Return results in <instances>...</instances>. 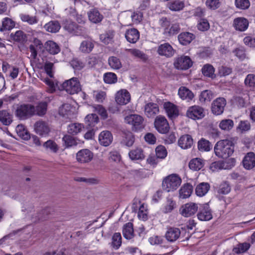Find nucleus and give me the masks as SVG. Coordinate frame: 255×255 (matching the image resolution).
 <instances>
[{"label":"nucleus","instance_id":"obj_23","mask_svg":"<svg viewBox=\"0 0 255 255\" xmlns=\"http://www.w3.org/2000/svg\"><path fill=\"white\" fill-rule=\"evenodd\" d=\"M127 40L131 43H135L139 38V32L135 28L128 29L125 33Z\"/></svg>","mask_w":255,"mask_h":255},{"label":"nucleus","instance_id":"obj_24","mask_svg":"<svg viewBox=\"0 0 255 255\" xmlns=\"http://www.w3.org/2000/svg\"><path fill=\"white\" fill-rule=\"evenodd\" d=\"M178 145L183 149H187L191 147L193 143V140L191 136L189 134L182 135L178 139Z\"/></svg>","mask_w":255,"mask_h":255},{"label":"nucleus","instance_id":"obj_36","mask_svg":"<svg viewBox=\"0 0 255 255\" xmlns=\"http://www.w3.org/2000/svg\"><path fill=\"white\" fill-rule=\"evenodd\" d=\"M47 109V104L46 102H41L35 107L34 106V115L40 117L43 116L46 113Z\"/></svg>","mask_w":255,"mask_h":255},{"label":"nucleus","instance_id":"obj_37","mask_svg":"<svg viewBox=\"0 0 255 255\" xmlns=\"http://www.w3.org/2000/svg\"><path fill=\"white\" fill-rule=\"evenodd\" d=\"M126 51H128L135 58H138L142 61L145 62L148 59L147 56L143 52L139 49L135 48L127 49Z\"/></svg>","mask_w":255,"mask_h":255},{"label":"nucleus","instance_id":"obj_30","mask_svg":"<svg viewBox=\"0 0 255 255\" xmlns=\"http://www.w3.org/2000/svg\"><path fill=\"white\" fill-rule=\"evenodd\" d=\"M44 46L46 50L51 54L55 55L60 51L59 46L52 40L47 41Z\"/></svg>","mask_w":255,"mask_h":255},{"label":"nucleus","instance_id":"obj_17","mask_svg":"<svg viewBox=\"0 0 255 255\" xmlns=\"http://www.w3.org/2000/svg\"><path fill=\"white\" fill-rule=\"evenodd\" d=\"M244 167L247 170H251L255 167V154L250 152L245 156L243 161Z\"/></svg>","mask_w":255,"mask_h":255},{"label":"nucleus","instance_id":"obj_49","mask_svg":"<svg viewBox=\"0 0 255 255\" xmlns=\"http://www.w3.org/2000/svg\"><path fill=\"white\" fill-rule=\"evenodd\" d=\"M250 247L251 245L250 243L246 242L240 243L233 249V251L237 254H240L245 253L250 248Z\"/></svg>","mask_w":255,"mask_h":255},{"label":"nucleus","instance_id":"obj_8","mask_svg":"<svg viewBox=\"0 0 255 255\" xmlns=\"http://www.w3.org/2000/svg\"><path fill=\"white\" fill-rule=\"evenodd\" d=\"M191 58L187 56L182 55L174 59V66L178 70H187L192 65Z\"/></svg>","mask_w":255,"mask_h":255},{"label":"nucleus","instance_id":"obj_29","mask_svg":"<svg viewBox=\"0 0 255 255\" xmlns=\"http://www.w3.org/2000/svg\"><path fill=\"white\" fill-rule=\"evenodd\" d=\"M178 38L181 44L186 45L195 39V36L190 32H186L180 33Z\"/></svg>","mask_w":255,"mask_h":255},{"label":"nucleus","instance_id":"obj_62","mask_svg":"<svg viewBox=\"0 0 255 255\" xmlns=\"http://www.w3.org/2000/svg\"><path fill=\"white\" fill-rule=\"evenodd\" d=\"M155 151L156 156L159 158L163 159L167 156V152L164 146H158L155 149Z\"/></svg>","mask_w":255,"mask_h":255},{"label":"nucleus","instance_id":"obj_50","mask_svg":"<svg viewBox=\"0 0 255 255\" xmlns=\"http://www.w3.org/2000/svg\"><path fill=\"white\" fill-rule=\"evenodd\" d=\"M85 122L87 126L90 127L95 126V125L99 122V118L97 114H91L87 115L85 119Z\"/></svg>","mask_w":255,"mask_h":255},{"label":"nucleus","instance_id":"obj_51","mask_svg":"<svg viewBox=\"0 0 255 255\" xmlns=\"http://www.w3.org/2000/svg\"><path fill=\"white\" fill-rule=\"evenodd\" d=\"M114 36V32L113 31H109L100 35V38L101 41L106 44H108L113 41Z\"/></svg>","mask_w":255,"mask_h":255},{"label":"nucleus","instance_id":"obj_18","mask_svg":"<svg viewBox=\"0 0 255 255\" xmlns=\"http://www.w3.org/2000/svg\"><path fill=\"white\" fill-rule=\"evenodd\" d=\"M113 137L112 133L108 130L102 131L99 135V142L101 145L108 146L113 141Z\"/></svg>","mask_w":255,"mask_h":255},{"label":"nucleus","instance_id":"obj_19","mask_svg":"<svg viewBox=\"0 0 255 255\" xmlns=\"http://www.w3.org/2000/svg\"><path fill=\"white\" fill-rule=\"evenodd\" d=\"M164 108L168 117L173 119L179 115V110L177 107L170 102H166L164 104Z\"/></svg>","mask_w":255,"mask_h":255},{"label":"nucleus","instance_id":"obj_56","mask_svg":"<svg viewBox=\"0 0 255 255\" xmlns=\"http://www.w3.org/2000/svg\"><path fill=\"white\" fill-rule=\"evenodd\" d=\"M83 126L80 124L74 123L69 125L68 132L72 134H76L82 130Z\"/></svg>","mask_w":255,"mask_h":255},{"label":"nucleus","instance_id":"obj_54","mask_svg":"<svg viewBox=\"0 0 255 255\" xmlns=\"http://www.w3.org/2000/svg\"><path fill=\"white\" fill-rule=\"evenodd\" d=\"M62 141L66 148L75 146L78 144L76 139L70 135H65L62 138Z\"/></svg>","mask_w":255,"mask_h":255},{"label":"nucleus","instance_id":"obj_33","mask_svg":"<svg viewBox=\"0 0 255 255\" xmlns=\"http://www.w3.org/2000/svg\"><path fill=\"white\" fill-rule=\"evenodd\" d=\"M0 122L5 126L9 125L12 122V115L6 110L0 111Z\"/></svg>","mask_w":255,"mask_h":255},{"label":"nucleus","instance_id":"obj_64","mask_svg":"<svg viewBox=\"0 0 255 255\" xmlns=\"http://www.w3.org/2000/svg\"><path fill=\"white\" fill-rule=\"evenodd\" d=\"M245 84L250 87H254L255 86V75L249 74L245 80Z\"/></svg>","mask_w":255,"mask_h":255},{"label":"nucleus","instance_id":"obj_40","mask_svg":"<svg viewBox=\"0 0 255 255\" xmlns=\"http://www.w3.org/2000/svg\"><path fill=\"white\" fill-rule=\"evenodd\" d=\"M94 44L91 39L83 41L80 45L79 49L83 53H90L93 49Z\"/></svg>","mask_w":255,"mask_h":255},{"label":"nucleus","instance_id":"obj_28","mask_svg":"<svg viewBox=\"0 0 255 255\" xmlns=\"http://www.w3.org/2000/svg\"><path fill=\"white\" fill-rule=\"evenodd\" d=\"M178 94L181 99L187 101L192 100L194 96L193 93L185 87H181L178 90Z\"/></svg>","mask_w":255,"mask_h":255},{"label":"nucleus","instance_id":"obj_21","mask_svg":"<svg viewBox=\"0 0 255 255\" xmlns=\"http://www.w3.org/2000/svg\"><path fill=\"white\" fill-rule=\"evenodd\" d=\"M233 25L236 30L244 31L248 28L249 21L244 17H237L234 19Z\"/></svg>","mask_w":255,"mask_h":255},{"label":"nucleus","instance_id":"obj_25","mask_svg":"<svg viewBox=\"0 0 255 255\" xmlns=\"http://www.w3.org/2000/svg\"><path fill=\"white\" fill-rule=\"evenodd\" d=\"M122 232L125 239L127 240L132 239L134 236L132 223L128 222L124 224Z\"/></svg>","mask_w":255,"mask_h":255},{"label":"nucleus","instance_id":"obj_5","mask_svg":"<svg viewBox=\"0 0 255 255\" xmlns=\"http://www.w3.org/2000/svg\"><path fill=\"white\" fill-rule=\"evenodd\" d=\"M61 90H65L71 95L77 94L81 91V87L77 78L73 77L63 83Z\"/></svg>","mask_w":255,"mask_h":255},{"label":"nucleus","instance_id":"obj_27","mask_svg":"<svg viewBox=\"0 0 255 255\" xmlns=\"http://www.w3.org/2000/svg\"><path fill=\"white\" fill-rule=\"evenodd\" d=\"M88 16L89 20L94 23H97L102 21L103 16L98 9L93 8L88 12Z\"/></svg>","mask_w":255,"mask_h":255},{"label":"nucleus","instance_id":"obj_43","mask_svg":"<svg viewBox=\"0 0 255 255\" xmlns=\"http://www.w3.org/2000/svg\"><path fill=\"white\" fill-rule=\"evenodd\" d=\"M63 28L70 33L76 34L78 33V26L74 22L66 20L64 22Z\"/></svg>","mask_w":255,"mask_h":255},{"label":"nucleus","instance_id":"obj_41","mask_svg":"<svg viewBox=\"0 0 255 255\" xmlns=\"http://www.w3.org/2000/svg\"><path fill=\"white\" fill-rule=\"evenodd\" d=\"M128 155L132 160L142 159L144 158L143 150L139 148H136L130 151Z\"/></svg>","mask_w":255,"mask_h":255},{"label":"nucleus","instance_id":"obj_22","mask_svg":"<svg viewBox=\"0 0 255 255\" xmlns=\"http://www.w3.org/2000/svg\"><path fill=\"white\" fill-rule=\"evenodd\" d=\"M159 111V107L157 104L149 103L144 106V113L148 118H153Z\"/></svg>","mask_w":255,"mask_h":255},{"label":"nucleus","instance_id":"obj_26","mask_svg":"<svg viewBox=\"0 0 255 255\" xmlns=\"http://www.w3.org/2000/svg\"><path fill=\"white\" fill-rule=\"evenodd\" d=\"M193 188L190 183H186L182 185L179 190V197L182 199H186L189 197L192 192Z\"/></svg>","mask_w":255,"mask_h":255},{"label":"nucleus","instance_id":"obj_32","mask_svg":"<svg viewBox=\"0 0 255 255\" xmlns=\"http://www.w3.org/2000/svg\"><path fill=\"white\" fill-rule=\"evenodd\" d=\"M134 142V136L130 131L125 132L123 133V139L121 143L128 147L131 146Z\"/></svg>","mask_w":255,"mask_h":255},{"label":"nucleus","instance_id":"obj_2","mask_svg":"<svg viewBox=\"0 0 255 255\" xmlns=\"http://www.w3.org/2000/svg\"><path fill=\"white\" fill-rule=\"evenodd\" d=\"M181 178L176 174H172L165 177L162 181L163 189L168 192L176 190L181 183Z\"/></svg>","mask_w":255,"mask_h":255},{"label":"nucleus","instance_id":"obj_34","mask_svg":"<svg viewBox=\"0 0 255 255\" xmlns=\"http://www.w3.org/2000/svg\"><path fill=\"white\" fill-rule=\"evenodd\" d=\"M61 26L58 21H50L44 26V29L48 32L56 33L60 29Z\"/></svg>","mask_w":255,"mask_h":255},{"label":"nucleus","instance_id":"obj_53","mask_svg":"<svg viewBox=\"0 0 255 255\" xmlns=\"http://www.w3.org/2000/svg\"><path fill=\"white\" fill-rule=\"evenodd\" d=\"M212 92L210 90H204L201 92L199 96V100L201 103L210 102L213 99Z\"/></svg>","mask_w":255,"mask_h":255},{"label":"nucleus","instance_id":"obj_39","mask_svg":"<svg viewBox=\"0 0 255 255\" xmlns=\"http://www.w3.org/2000/svg\"><path fill=\"white\" fill-rule=\"evenodd\" d=\"M204 166L203 160L200 158H195L191 159L189 163L190 169L194 171L200 170Z\"/></svg>","mask_w":255,"mask_h":255},{"label":"nucleus","instance_id":"obj_13","mask_svg":"<svg viewBox=\"0 0 255 255\" xmlns=\"http://www.w3.org/2000/svg\"><path fill=\"white\" fill-rule=\"evenodd\" d=\"M157 52L160 56L170 58L173 56L175 50L170 44L165 43L158 46Z\"/></svg>","mask_w":255,"mask_h":255},{"label":"nucleus","instance_id":"obj_47","mask_svg":"<svg viewBox=\"0 0 255 255\" xmlns=\"http://www.w3.org/2000/svg\"><path fill=\"white\" fill-rule=\"evenodd\" d=\"M43 147L46 149L49 150L53 153H57L59 150V147L57 144L53 140H48L45 142L43 144Z\"/></svg>","mask_w":255,"mask_h":255},{"label":"nucleus","instance_id":"obj_7","mask_svg":"<svg viewBox=\"0 0 255 255\" xmlns=\"http://www.w3.org/2000/svg\"><path fill=\"white\" fill-rule=\"evenodd\" d=\"M154 126L155 129L161 133H167L170 128L166 119L161 115H159L155 118Z\"/></svg>","mask_w":255,"mask_h":255},{"label":"nucleus","instance_id":"obj_14","mask_svg":"<svg viewBox=\"0 0 255 255\" xmlns=\"http://www.w3.org/2000/svg\"><path fill=\"white\" fill-rule=\"evenodd\" d=\"M34 130L40 135H46L50 131V128L47 123L42 120L36 122L34 125Z\"/></svg>","mask_w":255,"mask_h":255},{"label":"nucleus","instance_id":"obj_45","mask_svg":"<svg viewBox=\"0 0 255 255\" xmlns=\"http://www.w3.org/2000/svg\"><path fill=\"white\" fill-rule=\"evenodd\" d=\"M15 130L18 135L24 140H28L30 138V134L24 126L18 125L15 128Z\"/></svg>","mask_w":255,"mask_h":255},{"label":"nucleus","instance_id":"obj_46","mask_svg":"<svg viewBox=\"0 0 255 255\" xmlns=\"http://www.w3.org/2000/svg\"><path fill=\"white\" fill-rule=\"evenodd\" d=\"M212 147L211 143L207 140L202 138L198 142V148L201 151H209Z\"/></svg>","mask_w":255,"mask_h":255},{"label":"nucleus","instance_id":"obj_52","mask_svg":"<svg viewBox=\"0 0 255 255\" xmlns=\"http://www.w3.org/2000/svg\"><path fill=\"white\" fill-rule=\"evenodd\" d=\"M14 26V22L11 19L6 17L3 19L2 22V26L0 27V31L8 30Z\"/></svg>","mask_w":255,"mask_h":255},{"label":"nucleus","instance_id":"obj_60","mask_svg":"<svg viewBox=\"0 0 255 255\" xmlns=\"http://www.w3.org/2000/svg\"><path fill=\"white\" fill-rule=\"evenodd\" d=\"M112 245L116 249H118L122 244V236L120 233H116L112 237Z\"/></svg>","mask_w":255,"mask_h":255},{"label":"nucleus","instance_id":"obj_48","mask_svg":"<svg viewBox=\"0 0 255 255\" xmlns=\"http://www.w3.org/2000/svg\"><path fill=\"white\" fill-rule=\"evenodd\" d=\"M219 126L222 130L229 131L233 128L234 122L231 119H224L220 122Z\"/></svg>","mask_w":255,"mask_h":255},{"label":"nucleus","instance_id":"obj_3","mask_svg":"<svg viewBox=\"0 0 255 255\" xmlns=\"http://www.w3.org/2000/svg\"><path fill=\"white\" fill-rule=\"evenodd\" d=\"M34 105L23 104L19 105L15 111V116L21 120H25L34 115Z\"/></svg>","mask_w":255,"mask_h":255},{"label":"nucleus","instance_id":"obj_10","mask_svg":"<svg viewBox=\"0 0 255 255\" xmlns=\"http://www.w3.org/2000/svg\"><path fill=\"white\" fill-rule=\"evenodd\" d=\"M226 105V100L225 98L220 97L214 100L212 103L211 111L213 114L218 116L222 114Z\"/></svg>","mask_w":255,"mask_h":255},{"label":"nucleus","instance_id":"obj_16","mask_svg":"<svg viewBox=\"0 0 255 255\" xmlns=\"http://www.w3.org/2000/svg\"><path fill=\"white\" fill-rule=\"evenodd\" d=\"M199 220L201 221H209L212 218V214L209 206L207 204H204L197 214Z\"/></svg>","mask_w":255,"mask_h":255},{"label":"nucleus","instance_id":"obj_63","mask_svg":"<svg viewBox=\"0 0 255 255\" xmlns=\"http://www.w3.org/2000/svg\"><path fill=\"white\" fill-rule=\"evenodd\" d=\"M235 5L238 8L246 9L249 7L250 2L249 0H235Z\"/></svg>","mask_w":255,"mask_h":255},{"label":"nucleus","instance_id":"obj_4","mask_svg":"<svg viewBox=\"0 0 255 255\" xmlns=\"http://www.w3.org/2000/svg\"><path fill=\"white\" fill-rule=\"evenodd\" d=\"M159 22L161 27L164 29L163 34L167 36L177 34L180 31L179 24L177 23H171L166 17H162Z\"/></svg>","mask_w":255,"mask_h":255},{"label":"nucleus","instance_id":"obj_57","mask_svg":"<svg viewBox=\"0 0 255 255\" xmlns=\"http://www.w3.org/2000/svg\"><path fill=\"white\" fill-rule=\"evenodd\" d=\"M176 203L171 198H167L166 203L163 209L164 213L171 212L176 207Z\"/></svg>","mask_w":255,"mask_h":255},{"label":"nucleus","instance_id":"obj_15","mask_svg":"<svg viewBox=\"0 0 255 255\" xmlns=\"http://www.w3.org/2000/svg\"><path fill=\"white\" fill-rule=\"evenodd\" d=\"M180 234L181 232L179 228L169 227L165 233V238L168 242L173 243L179 239Z\"/></svg>","mask_w":255,"mask_h":255},{"label":"nucleus","instance_id":"obj_31","mask_svg":"<svg viewBox=\"0 0 255 255\" xmlns=\"http://www.w3.org/2000/svg\"><path fill=\"white\" fill-rule=\"evenodd\" d=\"M184 6V1L180 0H172L167 3V7L169 9L174 11H178L182 10Z\"/></svg>","mask_w":255,"mask_h":255},{"label":"nucleus","instance_id":"obj_38","mask_svg":"<svg viewBox=\"0 0 255 255\" xmlns=\"http://www.w3.org/2000/svg\"><path fill=\"white\" fill-rule=\"evenodd\" d=\"M202 73L204 76L211 78L212 79L216 78L215 68L211 64H207L204 65L202 68Z\"/></svg>","mask_w":255,"mask_h":255},{"label":"nucleus","instance_id":"obj_1","mask_svg":"<svg viewBox=\"0 0 255 255\" xmlns=\"http://www.w3.org/2000/svg\"><path fill=\"white\" fill-rule=\"evenodd\" d=\"M215 154L219 157L227 158L232 155L234 151V144L229 139H223L218 141L214 146Z\"/></svg>","mask_w":255,"mask_h":255},{"label":"nucleus","instance_id":"obj_44","mask_svg":"<svg viewBox=\"0 0 255 255\" xmlns=\"http://www.w3.org/2000/svg\"><path fill=\"white\" fill-rule=\"evenodd\" d=\"M121 16L128 17L129 18H131L132 21L137 23L141 20L142 14L140 12H133L131 14L129 12H125L122 14Z\"/></svg>","mask_w":255,"mask_h":255},{"label":"nucleus","instance_id":"obj_20","mask_svg":"<svg viewBox=\"0 0 255 255\" xmlns=\"http://www.w3.org/2000/svg\"><path fill=\"white\" fill-rule=\"evenodd\" d=\"M130 100V94L126 90H122L116 94V101L119 105H126Z\"/></svg>","mask_w":255,"mask_h":255},{"label":"nucleus","instance_id":"obj_35","mask_svg":"<svg viewBox=\"0 0 255 255\" xmlns=\"http://www.w3.org/2000/svg\"><path fill=\"white\" fill-rule=\"evenodd\" d=\"M210 187V185L208 183L202 182L200 183L195 189L196 195L200 197L204 196L208 192Z\"/></svg>","mask_w":255,"mask_h":255},{"label":"nucleus","instance_id":"obj_12","mask_svg":"<svg viewBox=\"0 0 255 255\" xmlns=\"http://www.w3.org/2000/svg\"><path fill=\"white\" fill-rule=\"evenodd\" d=\"M93 153L88 149H83L79 151L76 154V159L78 162L81 163L90 162L93 158Z\"/></svg>","mask_w":255,"mask_h":255},{"label":"nucleus","instance_id":"obj_9","mask_svg":"<svg viewBox=\"0 0 255 255\" xmlns=\"http://www.w3.org/2000/svg\"><path fill=\"white\" fill-rule=\"evenodd\" d=\"M205 115L204 109L199 106H193L190 107L187 112L186 116L192 119H201Z\"/></svg>","mask_w":255,"mask_h":255},{"label":"nucleus","instance_id":"obj_61","mask_svg":"<svg viewBox=\"0 0 255 255\" xmlns=\"http://www.w3.org/2000/svg\"><path fill=\"white\" fill-rule=\"evenodd\" d=\"M198 30L201 31L208 30L210 28V24L208 20L204 18H201L197 24Z\"/></svg>","mask_w":255,"mask_h":255},{"label":"nucleus","instance_id":"obj_6","mask_svg":"<svg viewBox=\"0 0 255 255\" xmlns=\"http://www.w3.org/2000/svg\"><path fill=\"white\" fill-rule=\"evenodd\" d=\"M125 123L131 126V129L137 131L143 128V119L138 115H130L125 117Z\"/></svg>","mask_w":255,"mask_h":255},{"label":"nucleus","instance_id":"obj_55","mask_svg":"<svg viewBox=\"0 0 255 255\" xmlns=\"http://www.w3.org/2000/svg\"><path fill=\"white\" fill-rule=\"evenodd\" d=\"M108 63L110 66L113 69H119L122 66L120 60L115 56L110 57L108 59Z\"/></svg>","mask_w":255,"mask_h":255},{"label":"nucleus","instance_id":"obj_59","mask_svg":"<svg viewBox=\"0 0 255 255\" xmlns=\"http://www.w3.org/2000/svg\"><path fill=\"white\" fill-rule=\"evenodd\" d=\"M10 36L13 40L18 42H23L26 39L25 34L21 30L17 31L14 34L11 33Z\"/></svg>","mask_w":255,"mask_h":255},{"label":"nucleus","instance_id":"obj_11","mask_svg":"<svg viewBox=\"0 0 255 255\" xmlns=\"http://www.w3.org/2000/svg\"><path fill=\"white\" fill-rule=\"evenodd\" d=\"M198 210V206L197 204L193 202H189L182 206L180 211L182 216L185 217H189L194 215Z\"/></svg>","mask_w":255,"mask_h":255},{"label":"nucleus","instance_id":"obj_42","mask_svg":"<svg viewBox=\"0 0 255 255\" xmlns=\"http://www.w3.org/2000/svg\"><path fill=\"white\" fill-rule=\"evenodd\" d=\"M72 107L69 104H63L59 110V114L63 117L69 118L72 115Z\"/></svg>","mask_w":255,"mask_h":255},{"label":"nucleus","instance_id":"obj_58","mask_svg":"<svg viewBox=\"0 0 255 255\" xmlns=\"http://www.w3.org/2000/svg\"><path fill=\"white\" fill-rule=\"evenodd\" d=\"M104 80L107 84H114L117 81V77L114 73H106L104 75Z\"/></svg>","mask_w":255,"mask_h":255}]
</instances>
